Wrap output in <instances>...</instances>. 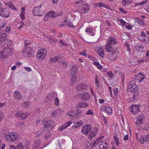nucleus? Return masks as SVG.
<instances>
[{
  "mask_svg": "<svg viewBox=\"0 0 149 149\" xmlns=\"http://www.w3.org/2000/svg\"><path fill=\"white\" fill-rule=\"evenodd\" d=\"M48 39L50 40V42H54L55 41H57V40L56 38L54 39L53 37H49L48 38Z\"/></svg>",
  "mask_w": 149,
  "mask_h": 149,
  "instance_id": "obj_55",
  "label": "nucleus"
},
{
  "mask_svg": "<svg viewBox=\"0 0 149 149\" xmlns=\"http://www.w3.org/2000/svg\"><path fill=\"white\" fill-rule=\"evenodd\" d=\"M102 109H104L108 115L111 114L112 112V109L109 106L103 107Z\"/></svg>",
  "mask_w": 149,
  "mask_h": 149,
  "instance_id": "obj_24",
  "label": "nucleus"
},
{
  "mask_svg": "<svg viewBox=\"0 0 149 149\" xmlns=\"http://www.w3.org/2000/svg\"><path fill=\"white\" fill-rule=\"evenodd\" d=\"M61 63V65L63 67L66 68L67 66V64L65 62L63 61H62Z\"/></svg>",
  "mask_w": 149,
  "mask_h": 149,
  "instance_id": "obj_62",
  "label": "nucleus"
},
{
  "mask_svg": "<svg viewBox=\"0 0 149 149\" xmlns=\"http://www.w3.org/2000/svg\"><path fill=\"white\" fill-rule=\"evenodd\" d=\"M18 134L14 132H12L6 135V138L8 142H14L18 139Z\"/></svg>",
  "mask_w": 149,
  "mask_h": 149,
  "instance_id": "obj_2",
  "label": "nucleus"
},
{
  "mask_svg": "<svg viewBox=\"0 0 149 149\" xmlns=\"http://www.w3.org/2000/svg\"><path fill=\"white\" fill-rule=\"evenodd\" d=\"M141 36L142 37V38H143V41H144L145 39H147L148 40L149 38L146 36V34L143 31L141 32Z\"/></svg>",
  "mask_w": 149,
  "mask_h": 149,
  "instance_id": "obj_45",
  "label": "nucleus"
},
{
  "mask_svg": "<svg viewBox=\"0 0 149 149\" xmlns=\"http://www.w3.org/2000/svg\"><path fill=\"white\" fill-rule=\"evenodd\" d=\"M22 53L24 57L29 58L33 56L34 51L31 48L26 47L24 49Z\"/></svg>",
  "mask_w": 149,
  "mask_h": 149,
  "instance_id": "obj_4",
  "label": "nucleus"
},
{
  "mask_svg": "<svg viewBox=\"0 0 149 149\" xmlns=\"http://www.w3.org/2000/svg\"><path fill=\"white\" fill-rule=\"evenodd\" d=\"M87 88V86L85 83H81L77 85L76 87V89L79 91Z\"/></svg>",
  "mask_w": 149,
  "mask_h": 149,
  "instance_id": "obj_18",
  "label": "nucleus"
},
{
  "mask_svg": "<svg viewBox=\"0 0 149 149\" xmlns=\"http://www.w3.org/2000/svg\"><path fill=\"white\" fill-rule=\"evenodd\" d=\"M137 22L140 24L143 25L144 24V22L141 19L138 18L137 19Z\"/></svg>",
  "mask_w": 149,
  "mask_h": 149,
  "instance_id": "obj_52",
  "label": "nucleus"
},
{
  "mask_svg": "<svg viewBox=\"0 0 149 149\" xmlns=\"http://www.w3.org/2000/svg\"><path fill=\"white\" fill-rule=\"evenodd\" d=\"M83 123L84 121L82 120H80L77 123H75L72 127L74 128L79 127L83 125Z\"/></svg>",
  "mask_w": 149,
  "mask_h": 149,
  "instance_id": "obj_23",
  "label": "nucleus"
},
{
  "mask_svg": "<svg viewBox=\"0 0 149 149\" xmlns=\"http://www.w3.org/2000/svg\"><path fill=\"white\" fill-rule=\"evenodd\" d=\"M117 43V40L113 37L109 38L107 41L105 45V49L108 52H111L112 50L113 46Z\"/></svg>",
  "mask_w": 149,
  "mask_h": 149,
  "instance_id": "obj_1",
  "label": "nucleus"
},
{
  "mask_svg": "<svg viewBox=\"0 0 149 149\" xmlns=\"http://www.w3.org/2000/svg\"><path fill=\"white\" fill-rule=\"evenodd\" d=\"M87 53V51L86 49H84L82 52H80L79 54L81 55H83L84 56H86L87 55L86 53Z\"/></svg>",
  "mask_w": 149,
  "mask_h": 149,
  "instance_id": "obj_47",
  "label": "nucleus"
},
{
  "mask_svg": "<svg viewBox=\"0 0 149 149\" xmlns=\"http://www.w3.org/2000/svg\"><path fill=\"white\" fill-rule=\"evenodd\" d=\"M13 51V49L8 47L0 52V58H6L10 56Z\"/></svg>",
  "mask_w": 149,
  "mask_h": 149,
  "instance_id": "obj_3",
  "label": "nucleus"
},
{
  "mask_svg": "<svg viewBox=\"0 0 149 149\" xmlns=\"http://www.w3.org/2000/svg\"><path fill=\"white\" fill-rule=\"evenodd\" d=\"M98 131V128L97 127H94L92 131L94 133H95V134L96 135L97 134V132Z\"/></svg>",
  "mask_w": 149,
  "mask_h": 149,
  "instance_id": "obj_49",
  "label": "nucleus"
},
{
  "mask_svg": "<svg viewBox=\"0 0 149 149\" xmlns=\"http://www.w3.org/2000/svg\"><path fill=\"white\" fill-rule=\"evenodd\" d=\"M47 51L44 49H41L39 50L37 53V58L40 60L44 59L46 54Z\"/></svg>",
  "mask_w": 149,
  "mask_h": 149,
  "instance_id": "obj_8",
  "label": "nucleus"
},
{
  "mask_svg": "<svg viewBox=\"0 0 149 149\" xmlns=\"http://www.w3.org/2000/svg\"><path fill=\"white\" fill-rule=\"evenodd\" d=\"M43 123L44 125V130H50L54 126V122L51 120L44 121Z\"/></svg>",
  "mask_w": 149,
  "mask_h": 149,
  "instance_id": "obj_7",
  "label": "nucleus"
},
{
  "mask_svg": "<svg viewBox=\"0 0 149 149\" xmlns=\"http://www.w3.org/2000/svg\"><path fill=\"white\" fill-rule=\"evenodd\" d=\"M53 93H50L47 96V97L50 99H52L53 97Z\"/></svg>",
  "mask_w": 149,
  "mask_h": 149,
  "instance_id": "obj_53",
  "label": "nucleus"
},
{
  "mask_svg": "<svg viewBox=\"0 0 149 149\" xmlns=\"http://www.w3.org/2000/svg\"><path fill=\"white\" fill-rule=\"evenodd\" d=\"M66 128L65 126V125H63L59 129V131H62L64 128Z\"/></svg>",
  "mask_w": 149,
  "mask_h": 149,
  "instance_id": "obj_64",
  "label": "nucleus"
},
{
  "mask_svg": "<svg viewBox=\"0 0 149 149\" xmlns=\"http://www.w3.org/2000/svg\"><path fill=\"white\" fill-rule=\"evenodd\" d=\"M107 74L109 76L110 78L113 77V74L111 72L109 71L107 72Z\"/></svg>",
  "mask_w": 149,
  "mask_h": 149,
  "instance_id": "obj_57",
  "label": "nucleus"
},
{
  "mask_svg": "<svg viewBox=\"0 0 149 149\" xmlns=\"http://www.w3.org/2000/svg\"><path fill=\"white\" fill-rule=\"evenodd\" d=\"M14 98L17 100H20L22 98L20 92L18 91H15L13 93Z\"/></svg>",
  "mask_w": 149,
  "mask_h": 149,
  "instance_id": "obj_19",
  "label": "nucleus"
},
{
  "mask_svg": "<svg viewBox=\"0 0 149 149\" xmlns=\"http://www.w3.org/2000/svg\"><path fill=\"white\" fill-rule=\"evenodd\" d=\"M6 25V24L5 22H3L0 23V29L4 27Z\"/></svg>",
  "mask_w": 149,
  "mask_h": 149,
  "instance_id": "obj_59",
  "label": "nucleus"
},
{
  "mask_svg": "<svg viewBox=\"0 0 149 149\" xmlns=\"http://www.w3.org/2000/svg\"><path fill=\"white\" fill-rule=\"evenodd\" d=\"M125 46L127 48V51L129 52H130L131 49L130 48V46L127 42H125Z\"/></svg>",
  "mask_w": 149,
  "mask_h": 149,
  "instance_id": "obj_51",
  "label": "nucleus"
},
{
  "mask_svg": "<svg viewBox=\"0 0 149 149\" xmlns=\"http://www.w3.org/2000/svg\"><path fill=\"white\" fill-rule=\"evenodd\" d=\"M95 86L96 88H98L100 86V83L99 81L97 79V76H95Z\"/></svg>",
  "mask_w": 149,
  "mask_h": 149,
  "instance_id": "obj_40",
  "label": "nucleus"
},
{
  "mask_svg": "<svg viewBox=\"0 0 149 149\" xmlns=\"http://www.w3.org/2000/svg\"><path fill=\"white\" fill-rule=\"evenodd\" d=\"M75 113L74 110H70L68 112L67 115L71 117H73L75 116Z\"/></svg>",
  "mask_w": 149,
  "mask_h": 149,
  "instance_id": "obj_35",
  "label": "nucleus"
},
{
  "mask_svg": "<svg viewBox=\"0 0 149 149\" xmlns=\"http://www.w3.org/2000/svg\"><path fill=\"white\" fill-rule=\"evenodd\" d=\"M64 23L68 27L72 28L74 27V26L73 24L70 21L65 20L64 21Z\"/></svg>",
  "mask_w": 149,
  "mask_h": 149,
  "instance_id": "obj_32",
  "label": "nucleus"
},
{
  "mask_svg": "<svg viewBox=\"0 0 149 149\" xmlns=\"http://www.w3.org/2000/svg\"><path fill=\"white\" fill-rule=\"evenodd\" d=\"M97 6H98L100 7H103L106 8L107 6V5L106 4L102 2L97 3Z\"/></svg>",
  "mask_w": 149,
  "mask_h": 149,
  "instance_id": "obj_43",
  "label": "nucleus"
},
{
  "mask_svg": "<svg viewBox=\"0 0 149 149\" xmlns=\"http://www.w3.org/2000/svg\"><path fill=\"white\" fill-rule=\"evenodd\" d=\"M42 143L40 141H37L34 143L33 145V149H36L38 148L39 146H41Z\"/></svg>",
  "mask_w": 149,
  "mask_h": 149,
  "instance_id": "obj_28",
  "label": "nucleus"
},
{
  "mask_svg": "<svg viewBox=\"0 0 149 149\" xmlns=\"http://www.w3.org/2000/svg\"><path fill=\"white\" fill-rule=\"evenodd\" d=\"M30 104L31 103L30 101H28L27 102H23L22 106L24 108L29 106L30 105Z\"/></svg>",
  "mask_w": 149,
  "mask_h": 149,
  "instance_id": "obj_37",
  "label": "nucleus"
},
{
  "mask_svg": "<svg viewBox=\"0 0 149 149\" xmlns=\"http://www.w3.org/2000/svg\"><path fill=\"white\" fill-rule=\"evenodd\" d=\"M93 64L94 65L97 67L99 70H100L101 69H102V66L98 62L95 61L93 62Z\"/></svg>",
  "mask_w": 149,
  "mask_h": 149,
  "instance_id": "obj_36",
  "label": "nucleus"
},
{
  "mask_svg": "<svg viewBox=\"0 0 149 149\" xmlns=\"http://www.w3.org/2000/svg\"><path fill=\"white\" fill-rule=\"evenodd\" d=\"M145 78V76L143 74L139 73L135 76V79L140 82L143 80Z\"/></svg>",
  "mask_w": 149,
  "mask_h": 149,
  "instance_id": "obj_20",
  "label": "nucleus"
},
{
  "mask_svg": "<svg viewBox=\"0 0 149 149\" xmlns=\"http://www.w3.org/2000/svg\"><path fill=\"white\" fill-rule=\"evenodd\" d=\"M77 71L75 70V68L74 67H72L71 71V73L72 75V77H71V82L72 84L74 83V81L77 79L76 77L75 76Z\"/></svg>",
  "mask_w": 149,
  "mask_h": 149,
  "instance_id": "obj_17",
  "label": "nucleus"
},
{
  "mask_svg": "<svg viewBox=\"0 0 149 149\" xmlns=\"http://www.w3.org/2000/svg\"><path fill=\"white\" fill-rule=\"evenodd\" d=\"M86 114L87 115L93 116L94 115V113L93 110L89 109L88 110Z\"/></svg>",
  "mask_w": 149,
  "mask_h": 149,
  "instance_id": "obj_44",
  "label": "nucleus"
},
{
  "mask_svg": "<svg viewBox=\"0 0 149 149\" xmlns=\"http://www.w3.org/2000/svg\"><path fill=\"white\" fill-rule=\"evenodd\" d=\"M22 113V112L20 110L17 111H16V112L15 113V116L17 117H20V114H21Z\"/></svg>",
  "mask_w": 149,
  "mask_h": 149,
  "instance_id": "obj_54",
  "label": "nucleus"
},
{
  "mask_svg": "<svg viewBox=\"0 0 149 149\" xmlns=\"http://www.w3.org/2000/svg\"><path fill=\"white\" fill-rule=\"evenodd\" d=\"M54 104L56 106H58L59 105V100L58 97H56L54 100Z\"/></svg>",
  "mask_w": 149,
  "mask_h": 149,
  "instance_id": "obj_48",
  "label": "nucleus"
},
{
  "mask_svg": "<svg viewBox=\"0 0 149 149\" xmlns=\"http://www.w3.org/2000/svg\"><path fill=\"white\" fill-rule=\"evenodd\" d=\"M96 135L95 133L91 131L90 134L88 136L89 139L90 140H91L93 137H95Z\"/></svg>",
  "mask_w": 149,
  "mask_h": 149,
  "instance_id": "obj_41",
  "label": "nucleus"
},
{
  "mask_svg": "<svg viewBox=\"0 0 149 149\" xmlns=\"http://www.w3.org/2000/svg\"><path fill=\"white\" fill-rule=\"evenodd\" d=\"M137 139L142 144L146 141L145 136H141L139 138H138Z\"/></svg>",
  "mask_w": 149,
  "mask_h": 149,
  "instance_id": "obj_38",
  "label": "nucleus"
},
{
  "mask_svg": "<svg viewBox=\"0 0 149 149\" xmlns=\"http://www.w3.org/2000/svg\"><path fill=\"white\" fill-rule=\"evenodd\" d=\"M5 5H7L9 7L13 10H17V9L12 4V2L9 1L7 3H5Z\"/></svg>",
  "mask_w": 149,
  "mask_h": 149,
  "instance_id": "obj_27",
  "label": "nucleus"
},
{
  "mask_svg": "<svg viewBox=\"0 0 149 149\" xmlns=\"http://www.w3.org/2000/svg\"><path fill=\"white\" fill-rule=\"evenodd\" d=\"M92 126L89 124H86L84 125L81 130V131L84 135H87L91 131Z\"/></svg>",
  "mask_w": 149,
  "mask_h": 149,
  "instance_id": "obj_12",
  "label": "nucleus"
},
{
  "mask_svg": "<svg viewBox=\"0 0 149 149\" xmlns=\"http://www.w3.org/2000/svg\"><path fill=\"white\" fill-rule=\"evenodd\" d=\"M59 42L63 46H65L67 45V44L66 42H63L62 40H60Z\"/></svg>",
  "mask_w": 149,
  "mask_h": 149,
  "instance_id": "obj_60",
  "label": "nucleus"
},
{
  "mask_svg": "<svg viewBox=\"0 0 149 149\" xmlns=\"http://www.w3.org/2000/svg\"><path fill=\"white\" fill-rule=\"evenodd\" d=\"M24 146L27 149L30 146V142L29 141L26 142V144L24 143L23 144L22 143H19L15 147V149H23Z\"/></svg>",
  "mask_w": 149,
  "mask_h": 149,
  "instance_id": "obj_14",
  "label": "nucleus"
},
{
  "mask_svg": "<svg viewBox=\"0 0 149 149\" xmlns=\"http://www.w3.org/2000/svg\"><path fill=\"white\" fill-rule=\"evenodd\" d=\"M55 12L53 11H51L49 12L46 13L44 18L45 21H47L49 18L54 17Z\"/></svg>",
  "mask_w": 149,
  "mask_h": 149,
  "instance_id": "obj_15",
  "label": "nucleus"
},
{
  "mask_svg": "<svg viewBox=\"0 0 149 149\" xmlns=\"http://www.w3.org/2000/svg\"><path fill=\"white\" fill-rule=\"evenodd\" d=\"M97 53L101 57H103L104 56V53L103 48L99 47L97 51Z\"/></svg>",
  "mask_w": 149,
  "mask_h": 149,
  "instance_id": "obj_25",
  "label": "nucleus"
},
{
  "mask_svg": "<svg viewBox=\"0 0 149 149\" xmlns=\"http://www.w3.org/2000/svg\"><path fill=\"white\" fill-rule=\"evenodd\" d=\"M20 25L19 27V29H20L23 28V27H24V24L23 22L22 21L21 22H20Z\"/></svg>",
  "mask_w": 149,
  "mask_h": 149,
  "instance_id": "obj_63",
  "label": "nucleus"
},
{
  "mask_svg": "<svg viewBox=\"0 0 149 149\" xmlns=\"http://www.w3.org/2000/svg\"><path fill=\"white\" fill-rule=\"evenodd\" d=\"M10 15L9 11L7 8H1L0 9V16L3 17L8 18Z\"/></svg>",
  "mask_w": 149,
  "mask_h": 149,
  "instance_id": "obj_11",
  "label": "nucleus"
},
{
  "mask_svg": "<svg viewBox=\"0 0 149 149\" xmlns=\"http://www.w3.org/2000/svg\"><path fill=\"white\" fill-rule=\"evenodd\" d=\"M86 31L88 33H91L93 31V29L91 27H87L86 29Z\"/></svg>",
  "mask_w": 149,
  "mask_h": 149,
  "instance_id": "obj_46",
  "label": "nucleus"
},
{
  "mask_svg": "<svg viewBox=\"0 0 149 149\" xmlns=\"http://www.w3.org/2000/svg\"><path fill=\"white\" fill-rule=\"evenodd\" d=\"M133 0H122L121 2L123 6H125L128 4L131 3Z\"/></svg>",
  "mask_w": 149,
  "mask_h": 149,
  "instance_id": "obj_29",
  "label": "nucleus"
},
{
  "mask_svg": "<svg viewBox=\"0 0 149 149\" xmlns=\"http://www.w3.org/2000/svg\"><path fill=\"white\" fill-rule=\"evenodd\" d=\"M129 137V135L128 134H126L125 136L123 138V139L124 141H126L128 140Z\"/></svg>",
  "mask_w": 149,
  "mask_h": 149,
  "instance_id": "obj_61",
  "label": "nucleus"
},
{
  "mask_svg": "<svg viewBox=\"0 0 149 149\" xmlns=\"http://www.w3.org/2000/svg\"><path fill=\"white\" fill-rule=\"evenodd\" d=\"M25 8L24 7H23L21 8V12L20 14V16L22 19L23 20L24 19V10Z\"/></svg>",
  "mask_w": 149,
  "mask_h": 149,
  "instance_id": "obj_34",
  "label": "nucleus"
},
{
  "mask_svg": "<svg viewBox=\"0 0 149 149\" xmlns=\"http://www.w3.org/2000/svg\"><path fill=\"white\" fill-rule=\"evenodd\" d=\"M96 144V145H99V149H108V144L107 142L105 141H102L99 139L95 141L94 144Z\"/></svg>",
  "mask_w": 149,
  "mask_h": 149,
  "instance_id": "obj_6",
  "label": "nucleus"
},
{
  "mask_svg": "<svg viewBox=\"0 0 149 149\" xmlns=\"http://www.w3.org/2000/svg\"><path fill=\"white\" fill-rule=\"evenodd\" d=\"M89 6L86 4H84L80 5L79 7V12L82 14H85L89 10Z\"/></svg>",
  "mask_w": 149,
  "mask_h": 149,
  "instance_id": "obj_10",
  "label": "nucleus"
},
{
  "mask_svg": "<svg viewBox=\"0 0 149 149\" xmlns=\"http://www.w3.org/2000/svg\"><path fill=\"white\" fill-rule=\"evenodd\" d=\"M6 35L4 33H0V42H2L6 39Z\"/></svg>",
  "mask_w": 149,
  "mask_h": 149,
  "instance_id": "obj_31",
  "label": "nucleus"
},
{
  "mask_svg": "<svg viewBox=\"0 0 149 149\" xmlns=\"http://www.w3.org/2000/svg\"><path fill=\"white\" fill-rule=\"evenodd\" d=\"M139 105L134 104L130 106L129 107L130 111L132 114H135L139 111L140 110L139 108Z\"/></svg>",
  "mask_w": 149,
  "mask_h": 149,
  "instance_id": "obj_13",
  "label": "nucleus"
},
{
  "mask_svg": "<svg viewBox=\"0 0 149 149\" xmlns=\"http://www.w3.org/2000/svg\"><path fill=\"white\" fill-rule=\"evenodd\" d=\"M113 93L115 97L116 100L119 98L120 96L118 94V89L117 88H115L113 90Z\"/></svg>",
  "mask_w": 149,
  "mask_h": 149,
  "instance_id": "obj_30",
  "label": "nucleus"
},
{
  "mask_svg": "<svg viewBox=\"0 0 149 149\" xmlns=\"http://www.w3.org/2000/svg\"><path fill=\"white\" fill-rule=\"evenodd\" d=\"M145 119V116L143 114H141L137 118V121L135 123L137 125L142 124Z\"/></svg>",
  "mask_w": 149,
  "mask_h": 149,
  "instance_id": "obj_16",
  "label": "nucleus"
},
{
  "mask_svg": "<svg viewBox=\"0 0 149 149\" xmlns=\"http://www.w3.org/2000/svg\"><path fill=\"white\" fill-rule=\"evenodd\" d=\"M135 83L136 82L134 80L130 81L127 89L128 91L134 92L138 90L139 87Z\"/></svg>",
  "mask_w": 149,
  "mask_h": 149,
  "instance_id": "obj_5",
  "label": "nucleus"
},
{
  "mask_svg": "<svg viewBox=\"0 0 149 149\" xmlns=\"http://www.w3.org/2000/svg\"><path fill=\"white\" fill-rule=\"evenodd\" d=\"M94 143L93 144H92L91 142L88 143L86 146V148L87 149H89L93 148L94 146H96V144H94Z\"/></svg>",
  "mask_w": 149,
  "mask_h": 149,
  "instance_id": "obj_33",
  "label": "nucleus"
},
{
  "mask_svg": "<svg viewBox=\"0 0 149 149\" xmlns=\"http://www.w3.org/2000/svg\"><path fill=\"white\" fill-rule=\"evenodd\" d=\"M117 52H112L111 54L109 59L112 61L115 60L117 58Z\"/></svg>",
  "mask_w": 149,
  "mask_h": 149,
  "instance_id": "obj_26",
  "label": "nucleus"
},
{
  "mask_svg": "<svg viewBox=\"0 0 149 149\" xmlns=\"http://www.w3.org/2000/svg\"><path fill=\"white\" fill-rule=\"evenodd\" d=\"M59 59V58L57 56H55L54 57H52L50 58V62H55L58 61Z\"/></svg>",
  "mask_w": 149,
  "mask_h": 149,
  "instance_id": "obj_42",
  "label": "nucleus"
},
{
  "mask_svg": "<svg viewBox=\"0 0 149 149\" xmlns=\"http://www.w3.org/2000/svg\"><path fill=\"white\" fill-rule=\"evenodd\" d=\"M88 106V104L86 102L83 103L81 102H80L77 105V108H86Z\"/></svg>",
  "mask_w": 149,
  "mask_h": 149,
  "instance_id": "obj_22",
  "label": "nucleus"
},
{
  "mask_svg": "<svg viewBox=\"0 0 149 149\" xmlns=\"http://www.w3.org/2000/svg\"><path fill=\"white\" fill-rule=\"evenodd\" d=\"M46 11L42 10L41 9H39L37 8L34 7L32 11V13L34 16L41 17L43 15V13H45Z\"/></svg>",
  "mask_w": 149,
  "mask_h": 149,
  "instance_id": "obj_9",
  "label": "nucleus"
},
{
  "mask_svg": "<svg viewBox=\"0 0 149 149\" xmlns=\"http://www.w3.org/2000/svg\"><path fill=\"white\" fill-rule=\"evenodd\" d=\"M118 22H120L122 25H123L125 24L126 23V22L122 19L118 20Z\"/></svg>",
  "mask_w": 149,
  "mask_h": 149,
  "instance_id": "obj_58",
  "label": "nucleus"
},
{
  "mask_svg": "<svg viewBox=\"0 0 149 149\" xmlns=\"http://www.w3.org/2000/svg\"><path fill=\"white\" fill-rule=\"evenodd\" d=\"M90 96V94L88 93H85L83 94L80 97V98L82 100H88Z\"/></svg>",
  "mask_w": 149,
  "mask_h": 149,
  "instance_id": "obj_21",
  "label": "nucleus"
},
{
  "mask_svg": "<svg viewBox=\"0 0 149 149\" xmlns=\"http://www.w3.org/2000/svg\"><path fill=\"white\" fill-rule=\"evenodd\" d=\"M29 115V113H22L21 114H20V117L22 119H25Z\"/></svg>",
  "mask_w": 149,
  "mask_h": 149,
  "instance_id": "obj_39",
  "label": "nucleus"
},
{
  "mask_svg": "<svg viewBox=\"0 0 149 149\" xmlns=\"http://www.w3.org/2000/svg\"><path fill=\"white\" fill-rule=\"evenodd\" d=\"M11 27L9 26H7L5 29V32L6 33H9L10 32V30Z\"/></svg>",
  "mask_w": 149,
  "mask_h": 149,
  "instance_id": "obj_50",
  "label": "nucleus"
},
{
  "mask_svg": "<svg viewBox=\"0 0 149 149\" xmlns=\"http://www.w3.org/2000/svg\"><path fill=\"white\" fill-rule=\"evenodd\" d=\"M72 123L71 121H69L65 124L64 125H65V126L66 127H67L68 126H70Z\"/></svg>",
  "mask_w": 149,
  "mask_h": 149,
  "instance_id": "obj_56",
  "label": "nucleus"
}]
</instances>
